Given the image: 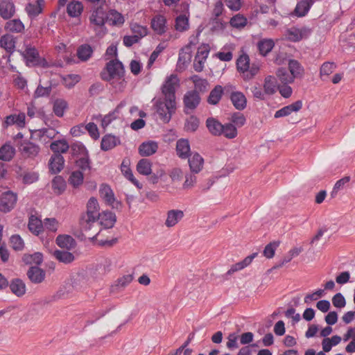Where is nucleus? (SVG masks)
<instances>
[{"instance_id":"dca6fc26","label":"nucleus","mask_w":355,"mask_h":355,"mask_svg":"<svg viewBox=\"0 0 355 355\" xmlns=\"http://www.w3.org/2000/svg\"><path fill=\"white\" fill-rule=\"evenodd\" d=\"M302 107V101H297L295 103L282 107L275 113V118H280L290 115L292 112H298Z\"/></svg>"},{"instance_id":"bf43d9fd","label":"nucleus","mask_w":355,"mask_h":355,"mask_svg":"<svg viewBox=\"0 0 355 355\" xmlns=\"http://www.w3.org/2000/svg\"><path fill=\"white\" fill-rule=\"evenodd\" d=\"M247 19L241 14L234 15L230 19V24L232 27L236 28H242L247 24Z\"/></svg>"},{"instance_id":"e2e57ef3","label":"nucleus","mask_w":355,"mask_h":355,"mask_svg":"<svg viewBox=\"0 0 355 355\" xmlns=\"http://www.w3.org/2000/svg\"><path fill=\"white\" fill-rule=\"evenodd\" d=\"M62 80L66 87L71 88L80 80V76L77 74H69L63 77Z\"/></svg>"},{"instance_id":"69168bd1","label":"nucleus","mask_w":355,"mask_h":355,"mask_svg":"<svg viewBox=\"0 0 355 355\" xmlns=\"http://www.w3.org/2000/svg\"><path fill=\"white\" fill-rule=\"evenodd\" d=\"M196 174L191 172L185 175V181L182 185L184 189H189L195 186L197 182Z\"/></svg>"},{"instance_id":"f3484780","label":"nucleus","mask_w":355,"mask_h":355,"mask_svg":"<svg viewBox=\"0 0 355 355\" xmlns=\"http://www.w3.org/2000/svg\"><path fill=\"white\" fill-rule=\"evenodd\" d=\"M64 164V159L62 155L53 154L49 160V170L52 173H58L63 168Z\"/></svg>"},{"instance_id":"603ef678","label":"nucleus","mask_w":355,"mask_h":355,"mask_svg":"<svg viewBox=\"0 0 355 355\" xmlns=\"http://www.w3.org/2000/svg\"><path fill=\"white\" fill-rule=\"evenodd\" d=\"M92 53V48L89 44H83L78 49L77 55L82 61H86L91 57Z\"/></svg>"},{"instance_id":"2f4dec72","label":"nucleus","mask_w":355,"mask_h":355,"mask_svg":"<svg viewBox=\"0 0 355 355\" xmlns=\"http://www.w3.org/2000/svg\"><path fill=\"white\" fill-rule=\"evenodd\" d=\"M15 149L9 143H6L0 148V159L5 162L10 161L15 156Z\"/></svg>"},{"instance_id":"f257e3e1","label":"nucleus","mask_w":355,"mask_h":355,"mask_svg":"<svg viewBox=\"0 0 355 355\" xmlns=\"http://www.w3.org/2000/svg\"><path fill=\"white\" fill-rule=\"evenodd\" d=\"M86 208V212L81 215L80 219V230L85 239L93 240L101 230L98 221L101 213L96 198H90Z\"/></svg>"},{"instance_id":"7ed1b4c3","label":"nucleus","mask_w":355,"mask_h":355,"mask_svg":"<svg viewBox=\"0 0 355 355\" xmlns=\"http://www.w3.org/2000/svg\"><path fill=\"white\" fill-rule=\"evenodd\" d=\"M179 79L176 75L171 74L166 78L162 87V93L164 96V100L168 101V104L173 108V103H176L175 91L179 87Z\"/></svg>"},{"instance_id":"8fccbe9b","label":"nucleus","mask_w":355,"mask_h":355,"mask_svg":"<svg viewBox=\"0 0 355 355\" xmlns=\"http://www.w3.org/2000/svg\"><path fill=\"white\" fill-rule=\"evenodd\" d=\"M52 188L54 193L61 194L66 189V182L61 176H55L52 181Z\"/></svg>"},{"instance_id":"b1692460","label":"nucleus","mask_w":355,"mask_h":355,"mask_svg":"<svg viewBox=\"0 0 355 355\" xmlns=\"http://www.w3.org/2000/svg\"><path fill=\"white\" fill-rule=\"evenodd\" d=\"M257 252L252 253V254L246 257L241 261L237 262L232 265L230 269L228 270L227 274L231 275L248 266L252 263V260L257 256Z\"/></svg>"},{"instance_id":"3c124183","label":"nucleus","mask_w":355,"mask_h":355,"mask_svg":"<svg viewBox=\"0 0 355 355\" xmlns=\"http://www.w3.org/2000/svg\"><path fill=\"white\" fill-rule=\"evenodd\" d=\"M237 70L244 73L250 68V58L247 54H243L237 59Z\"/></svg>"},{"instance_id":"58836bf2","label":"nucleus","mask_w":355,"mask_h":355,"mask_svg":"<svg viewBox=\"0 0 355 355\" xmlns=\"http://www.w3.org/2000/svg\"><path fill=\"white\" fill-rule=\"evenodd\" d=\"M274 46L275 43L271 39L261 40L257 44L259 53L263 56H266L268 53H270Z\"/></svg>"},{"instance_id":"864d4df0","label":"nucleus","mask_w":355,"mask_h":355,"mask_svg":"<svg viewBox=\"0 0 355 355\" xmlns=\"http://www.w3.org/2000/svg\"><path fill=\"white\" fill-rule=\"evenodd\" d=\"M121 170L127 179L131 181L138 188H141L142 185L140 184V183L135 178L131 169L128 165L125 164V161H123L121 164Z\"/></svg>"},{"instance_id":"338daca9","label":"nucleus","mask_w":355,"mask_h":355,"mask_svg":"<svg viewBox=\"0 0 355 355\" xmlns=\"http://www.w3.org/2000/svg\"><path fill=\"white\" fill-rule=\"evenodd\" d=\"M51 85L48 87H43L41 85H39L34 92V98H37L49 96L51 92Z\"/></svg>"},{"instance_id":"680f3d73","label":"nucleus","mask_w":355,"mask_h":355,"mask_svg":"<svg viewBox=\"0 0 355 355\" xmlns=\"http://www.w3.org/2000/svg\"><path fill=\"white\" fill-rule=\"evenodd\" d=\"M350 181V177L349 176H345L339 180H338L336 184H334V187L333 188L332 191L331 192V196L332 198H334L337 193L343 189L345 186Z\"/></svg>"},{"instance_id":"5fc2aeb1","label":"nucleus","mask_w":355,"mask_h":355,"mask_svg":"<svg viewBox=\"0 0 355 355\" xmlns=\"http://www.w3.org/2000/svg\"><path fill=\"white\" fill-rule=\"evenodd\" d=\"M189 18L184 15H181L178 16L175 19V29L178 31H185L189 28Z\"/></svg>"},{"instance_id":"f03ea898","label":"nucleus","mask_w":355,"mask_h":355,"mask_svg":"<svg viewBox=\"0 0 355 355\" xmlns=\"http://www.w3.org/2000/svg\"><path fill=\"white\" fill-rule=\"evenodd\" d=\"M106 68L108 73L103 75V79L110 81L115 87H117L115 85V80L117 79L119 81V89H121L124 87V80L122 78L124 71L122 63L117 60H113L107 64Z\"/></svg>"},{"instance_id":"e433bc0d","label":"nucleus","mask_w":355,"mask_h":355,"mask_svg":"<svg viewBox=\"0 0 355 355\" xmlns=\"http://www.w3.org/2000/svg\"><path fill=\"white\" fill-rule=\"evenodd\" d=\"M314 0H302L297 3L295 12L298 17L304 16L309 10Z\"/></svg>"},{"instance_id":"a211bd4d","label":"nucleus","mask_w":355,"mask_h":355,"mask_svg":"<svg viewBox=\"0 0 355 355\" xmlns=\"http://www.w3.org/2000/svg\"><path fill=\"white\" fill-rule=\"evenodd\" d=\"M176 152L181 159H187L191 155L190 144L188 139H180L176 143Z\"/></svg>"},{"instance_id":"a18cd8bd","label":"nucleus","mask_w":355,"mask_h":355,"mask_svg":"<svg viewBox=\"0 0 355 355\" xmlns=\"http://www.w3.org/2000/svg\"><path fill=\"white\" fill-rule=\"evenodd\" d=\"M199 119L193 115L190 116L185 120L184 129L188 132H194L199 127Z\"/></svg>"},{"instance_id":"6e6552de","label":"nucleus","mask_w":355,"mask_h":355,"mask_svg":"<svg viewBox=\"0 0 355 355\" xmlns=\"http://www.w3.org/2000/svg\"><path fill=\"white\" fill-rule=\"evenodd\" d=\"M101 198L113 208L119 209L121 203L115 200L114 195L111 188L107 184H102L99 189Z\"/></svg>"},{"instance_id":"20e7f679","label":"nucleus","mask_w":355,"mask_h":355,"mask_svg":"<svg viewBox=\"0 0 355 355\" xmlns=\"http://www.w3.org/2000/svg\"><path fill=\"white\" fill-rule=\"evenodd\" d=\"M173 108L168 104V101H162L158 100L156 102L157 112L159 116L160 119L164 123H168L171 119L172 115L176 110V103H173Z\"/></svg>"},{"instance_id":"9d476101","label":"nucleus","mask_w":355,"mask_h":355,"mask_svg":"<svg viewBox=\"0 0 355 355\" xmlns=\"http://www.w3.org/2000/svg\"><path fill=\"white\" fill-rule=\"evenodd\" d=\"M133 280L132 275L128 274L125 275L121 277H119L114 283L111 285L110 291L111 293H119L123 291L125 288L129 285Z\"/></svg>"},{"instance_id":"de8ad7c7","label":"nucleus","mask_w":355,"mask_h":355,"mask_svg":"<svg viewBox=\"0 0 355 355\" xmlns=\"http://www.w3.org/2000/svg\"><path fill=\"white\" fill-rule=\"evenodd\" d=\"M276 76L284 85L292 83L295 80L292 74H289L285 68H279L276 71Z\"/></svg>"},{"instance_id":"13d9d810","label":"nucleus","mask_w":355,"mask_h":355,"mask_svg":"<svg viewBox=\"0 0 355 355\" xmlns=\"http://www.w3.org/2000/svg\"><path fill=\"white\" fill-rule=\"evenodd\" d=\"M223 129L222 135L227 139H234L237 136L236 127L232 123H225L223 125Z\"/></svg>"},{"instance_id":"0eeeda50","label":"nucleus","mask_w":355,"mask_h":355,"mask_svg":"<svg viewBox=\"0 0 355 355\" xmlns=\"http://www.w3.org/2000/svg\"><path fill=\"white\" fill-rule=\"evenodd\" d=\"M311 33V30L306 27L298 28L292 27L286 31V37L291 42H299L302 39L307 38Z\"/></svg>"},{"instance_id":"2eb2a0df","label":"nucleus","mask_w":355,"mask_h":355,"mask_svg":"<svg viewBox=\"0 0 355 355\" xmlns=\"http://www.w3.org/2000/svg\"><path fill=\"white\" fill-rule=\"evenodd\" d=\"M99 227L103 226L105 229L112 228L116 220V215L108 211H103L100 214V217L98 218Z\"/></svg>"},{"instance_id":"ddd939ff","label":"nucleus","mask_w":355,"mask_h":355,"mask_svg":"<svg viewBox=\"0 0 355 355\" xmlns=\"http://www.w3.org/2000/svg\"><path fill=\"white\" fill-rule=\"evenodd\" d=\"M20 151L24 157L33 158L39 154L40 148L33 142L24 141L21 144Z\"/></svg>"},{"instance_id":"a19ab883","label":"nucleus","mask_w":355,"mask_h":355,"mask_svg":"<svg viewBox=\"0 0 355 355\" xmlns=\"http://www.w3.org/2000/svg\"><path fill=\"white\" fill-rule=\"evenodd\" d=\"M223 94V89L220 85H216L210 92L207 102L211 105H216L220 100Z\"/></svg>"},{"instance_id":"aec40b11","label":"nucleus","mask_w":355,"mask_h":355,"mask_svg":"<svg viewBox=\"0 0 355 355\" xmlns=\"http://www.w3.org/2000/svg\"><path fill=\"white\" fill-rule=\"evenodd\" d=\"M107 14L101 7L97 8L94 10L89 17L90 22L99 27H101L105 24Z\"/></svg>"},{"instance_id":"cd10ccee","label":"nucleus","mask_w":355,"mask_h":355,"mask_svg":"<svg viewBox=\"0 0 355 355\" xmlns=\"http://www.w3.org/2000/svg\"><path fill=\"white\" fill-rule=\"evenodd\" d=\"M11 292L17 297H21L26 293V285L20 279H14L10 282Z\"/></svg>"},{"instance_id":"1a4fd4ad","label":"nucleus","mask_w":355,"mask_h":355,"mask_svg":"<svg viewBox=\"0 0 355 355\" xmlns=\"http://www.w3.org/2000/svg\"><path fill=\"white\" fill-rule=\"evenodd\" d=\"M209 52V49L207 45H202L198 48L193 64L196 71H201L203 69L204 62L208 56Z\"/></svg>"},{"instance_id":"6ab92c4d","label":"nucleus","mask_w":355,"mask_h":355,"mask_svg":"<svg viewBox=\"0 0 355 355\" xmlns=\"http://www.w3.org/2000/svg\"><path fill=\"white\" fill-rule=\"evenodd\" d=\"M15 14V6L10 0H1L0 15L4 19L11 18Z\"/></svg>"},{"instance_id":"c756f323","label":"nucleus","mask_w":355,"mask_h":355,"mask_svg":"<svg viewBox=\"0 0 355 355\" xmlns=\"http://www.w3.org/2000/svg\"><path fill=\"white\" fill-rule=\"evenodd\" d=\"M28 230L35 235L38 236L44 230V224L42 221L34 216L29 218Z\"/></svg>"},{"instance_id":"4c0bfd02","label":"nucleus","mask_w":355,"mask_h":355,"mask_svg":"<svg viewBox=\"0 0 355 355\" xmlns=\"http://www.w3.org/2000/svg\"><path fill=\"white\" fill-rule=\"evenodd\" d=\"M264 93L272 95L275 93L277 89V80L272 76H267L263 83Z\"/></svg>"},{"instance_id":"0e129e2a","label":"nucleus","mask_w":355,"mask_h":355,"mask_svg":"<svg viewBox=\"0 0 355 355\" xmlns=\"http://www.w3.org/2000/svg\"><path fill=\"white\" fill-rule=\"evenodd\" d=\"M230 121V123H232L236 127L240 128L244 125L246 119L243 114L241 112H234L231 115Z\"/></svg>"},{"instance_id":"774afa93","label":"nucleus","mask_w":355,"mask_h":355,"mask_svg":"<svg viewBox=\"0 0 355 355\" xmlns=\"http://www.w3.org/2000/svg\"><path fill=\"white\" fill-rule=\"evenodd\" d=\"M71 148L74 155L87 156L88 154L86 148L81 142L73 143Z\"/></svg>"},{"instance_id":"4be33fe9","label":"nucleus","mask_w":355,"mask_h":355,"mask_svg":"<svg viewBox=\"0 0 355 355\" xmlns=\"http://www.w3.org/2000/svg\"><path fill=\"white\" fill-rule=\"evenodd\" d=\"M230 99L236 110H243L246 107L247 99L242 92H232L230 96Z\"/></svg>"},{"instance_id":"6e6d98bb","label":"nucleus","mask_w":355,"mask_h":355,"mask_svg":"<svg viewBox=\"0 0 355 355\" xmlns=\"http://www.w3.org/2000/svg\"><path fill=\"white\" fill-rule=\"evenodd\" d=\"M280 241H276L269 243L266 245L263 251L264 257L267 259H272L275 254L277 248L279 247Z\"/></svg>"},{"instance_id":"f8f14e48","label":"nucleus","mask_w":355,"mask_h":355,"mask_svg":"<svg viewBox=\"0 0 355 355\" xmlns=\"http://www.w3.org/2000/svg\"><path fill=\"white\" fill-rule=\"evenodd\" d=\"M16 43V37L9 33L4 34L0 37V46L9 55L15 51Z\"/></svg>"},{"instance_id":"9b49d317","label":"nucleus","mask_w":355,"mask_h":355,"mask_svg":"<svg viewBox=\"0 0 355 355\" xmlns=\"http://www.w3.org/2000/svg\"><path fill=\"white\" fill-rule=\"evenodd\" d=\"M190 171L193 173H199L204 167V159L198 153L191 154L188 158Z\"/></svg>"},{"instance_id":"c9c22d12","label":"nucleus","mask_w":355,"mask_h":355,"mask_svg":"<svg viewBox=\"0 0 355 355\" xmlns=\"http://www.w3.org/2000/svg\"><path fill=\"white\" fill-rule=\"evenodd\" d=\"M5 29L11 33H22L24 30V25L19 19L9 20L6 23Z\"/></svg>"},{"instance_id":"09e8293b","label":"nucleus","mask_w":355,"mask_h":355,"mask_svg":"<svg viewBox=\"0 0 355 355\" xmlns=\"http://www.w3.org/2000/svg\"><path fill=\"white\" fill-rule=\"evenodd\" d=\"M22 259L26 264L40 265L43 261V255L40 252H35L33 254H26Z\"/></svg>"},{"instance_id":"473e14b6","label":"nucleus","mask_w":355,"mask_h":355,"mask_svg":"<svg viewBox=\"0 0 355 355\" xmlns=\"http://www.w3.org/2000/svg\"><path fill=\"white\" fill-rule=\"evenodd\" d=\"M166 19L162 15L155 16L151 21V27L157 34H162L166 31Z\"/></svg>"},{"instance_id":"bb28decb","label":"nucleus","mask_w":355,"mask_h":355,"mask_svg":"<svg viewBox=\"0 0 355 355\" xmlns=\"http://www.w3.org/2000/svg\"><path fill=\"white\" fill-rule=\"evenodd\" d=\"M44 6V0H37L35 3H28L26 11L30 17H35L42 12Z\"/></svg>"},{"instance_id":"393cba45","label":"nucleus","mask_w":355,"mask_h":355,"mask_svg":"<svg viewBox=\"0 0 355 355\" xmlns=\"http://www.w3.org/2000/svg\"><path fill=\"white\" fill-rule=\"evenodd\" d=\"M119 144L120 140L118 137L112 135H106L102 138L101 148L103 150L107 151L112 149Z\"/></svg>"},{"instance_id":"a878e982","label":"nucleus","mask_w":355,"mask_h":355,"mask_svg":"<svg viewBox=\"0 0 355 355\" xmlns=\"http://www.w3.org/2000/svg\"><path fill=\"white\" fill-rule=\"evenodd\" d=\"M27 275L32 282L38 284L44 279L45 272L38 267H31L27 272Z\"/></svg>"},{"instance_id":"72a5a7b5","label":"nucleus","mask_w":355,"mask_h":355,"mask_svg":"<svg viewBox=\"0 0 355 355\" xmlns=\"http://www.w3.org/2000/svg\"><path fill=\"white\" fill-rule=\"evenodd\" d=\"M53 256L58 259L60 262L64 263L65 264H68L73 261L74 256L72 253L69 252L67 250H55L53 252Z\"/></svg>"},{"instance_id":"c03bdc74","label":"nucleus","mask_w":355,"mask_h":355,"mask_svg":"<svg viewBox=\"0 0 355 355\" xmlns=\"http://www.w3.org/2000/svg\"><path fill=\"white\" fill-rule=\"evenodd\" d=\"M83 9V4L80 1H71L67 5V11L69 16L76 17L81 14Z\"/></svg>"},{"instance_id":"79ce46f5","label":"nucleus","mask_w":355,"mask_h":355,"mask_svg":"<svg viewBox=\"0 0 355 355\" xmlns=\"http://www.w3.org/2000/svg\"><path fill=\"white\" fill-rule=\"evenodd\" d=\"M137 171L144 175H148L152 173V163L148 159H141L137 164Z\"/></svg>"},{"instance_id":"4468645a","label":"nucleus","mask_w":355,"mask_h":355,"mask_svg":"<svg viewBox=\"0 0 355 355\" xmlns=\"http://www.w3.org/2000/svg\"><path fill=\"white\" fill-rule=\"evenodd\" d=\"M183 211L180 209H171L167 211L165 225L167 227H173L176 225L184 217Z\"/></svg>"},{"instance_id":"5701e85b","label":"nucleus","mask_w":355,"mask_h":355,"mask_svg":"<svg viewBox=\"0 0 355 355\" xmlns=\"http://www.w3.org/2000/svg\"><path fill=\"white\" fill-rule=\"evenodd\" d=\"M206 126L209 132L214 136L222 135L223 125L214 118H208L206 121Z\"/></svg>"},{"instance_id":"39448f33","label":"nucleus","mask_w":355,"mask_h":355,"mask_svg":"<svg viewBox=\"0 0 355 355\" xmlns=\"http://www.w3.org/2000/svg\"><path fill=\"white\" fill-rule=\"evenodd\" d=\"M17 201V193L7 191L0 196V211L4 213L10 211L15 206Z\"/></svg>"},{"instance_id":"f704fd0d","label":"nucleus","mask_w":355,"mask_h":355,"mask_svg":"<svg viewBox=\"0 0 355 355\" xmlns=\"http://www.w3.org/2000/svg\"><path fill=\"white\" fill-rule=\"evenodd\" d=\"M51 149L53 151L54 154L65 153L69 149V145L67 140L61 139L52 142L50 145Z\"/></svg>"},{"instance_id":"c85d7f7f","label":"nucleus","mask_w":355,"mask_h":355,"mask_svg":"<svg viewBox=\"0 0 355 355\" xmlns=\"http://www.w3.org/2000/svg\"><path fill=\"white\" fill-rule=\"evenodd\" d=\"M56 243L61 248L69 250L75 248V240L69 235H59L56 238Z\"/></svg>"},{"instance_id":"7c9ffc66","label":"nucleus","mask_w":355,"mask_h":355,"mask_svg":"<svg viewBox=\"0 0 355 355\" xmlns=\"http://www.w3.org/2000/svg\"><path fill=\"white\" fill-rule=\"evenodd\" d=\"M68 109V103L62 98H57L53 103V112L58 117H62Z\"/></svg>"},{"instance_id":"ea45409f","label":"nucleus","mask_w":355,"mask_h":355,"mask_svg":"<svg viewBox=\"0 0 355 355\" xmlns=\"http://www.w3.org/2000/svg\"><path fill=\"white\" fill-rule=\"evenodd\" d=\"M290 73L294 78L302 77L304 73V68L300 63L295 60H290L288 62Z\"/></svg>"},{"instance_id":"412c9836","label":"nucleus","mask_w":355,"mask_h":355,"mask_svg":"<svg viewBox=\"0 0 355 355\" xmlns=\"http://www.w3.org/2000/svg\"><path fill=\"white\" fill-rule=\"evenodd\" d=\"M158 149L157 142L149 141L142 143L139 147V153L143 157H148L155 154Z\"/></svg>"},{"instance_id":"4d7b16f0","label":"nucleus","mask_w":355,"mask_h":355,"mask_svg":"<svg viewBox=\"0 0 355 355\" xmlns=\"http://www.w3.org/2000/svg\"><path fill=\"white\" fill-rule=\"evenodd\" d=\"M107 19L113 25H121L124 22L123 15L116 10H112L107 14Z\"/></svg>"},{"instance_id":"37998d69","label":"nucleus","mask_w":355,"mask_h":355,"mask_svg":"<svg viewBox=\"0 0 355 355\" xmlns=\"http://www.w3.org/2000/svg\"><path fill=\"white\" fill-rule=\"evenodd\" d=\"M336 68V63L333 62H324L320 70V76L322 80H326V79L329 77L330 74L333 73V71Z\"/></svg>"},{"instance_id":"052dcab7","label":"nucleus","mask_w":355,"mask_h":355,"mask_svg":"<svg viewBox=\"0 0 355 355\" xmlns=\"http://www.w3.org/2000/svg\"><path fill=\"white\" fill-rule=\"evenodd\" d=\"M191 79L194 83L195 89L200 92H205L207 89L208 82L205 79L200 78L198 76H193Z\"/></svg>"},{"instance_id":"423d86ee","label":"nucleus","mask_w":355,"mask_h":355,"mask_svg":"<svg viewBox=\"0 0 355 355\" xmlns=\"http://www.w3.org/2000/svg\"><path fill=\"white\" fill-rule=\"evenodd\" d=\"M200 97L197 91H189L183 97V103L184 106V112L189 114L194 110L200 104Z\"/></svg>"},{"instance_id":"49530a36","label":"nucleus","mask_w":355,"mask_h":355,"mask_svg":"<svg viewBox=\"0 0 355 355\" xmlns=\"http://www.w3.org/2000/svg\"><path fill=\"white\" fill-rule=\"evenodd\" d=\"M84 180L83 172L80 171H73L68 179V182L70 185L74 188H77L80 186Z\"/></svg>"}]
</instances>
